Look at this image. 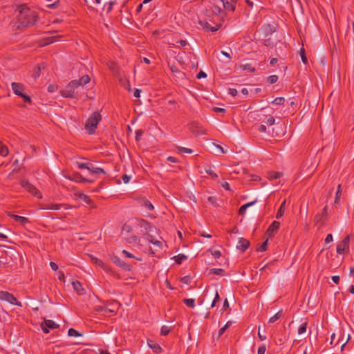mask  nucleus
I'll return each instance as SVG.
<instances>
[{
    "mask_svg": "<svg viewBox=\"0 0 354 354\" xmlns=\"http://www.w3.org/2000/svg\"><path fill=\"white\" fill-rule=\"evenodd\" d=\"M18 12L17 21L19 24V27L32 26L37 20L38 15L37 12L26 5L23 4L19 6Z\"/></svg>",
    "mask_w": 354,
    "mask_h": 354,
    "instance_id": "obj_1",
    "label": "nucleus"
},
{
    "mask_svg": "<svg viewBox=\"0 0 354 354\" xmlns=\"http://www.w3.org/2000/svg\"><path fill=\"white\" fill-rule=\"evenodd\" d=\"M102 120V115L97 111L94 112L86 120L85 129L88 134L92 135L95 132L99 122Z\"/></svg>",
    "mask_w": 354,
    "mask_h": 354,
    "instance_id": "obj_2",
    "label": "nucleus"
},
{
    "mask_svg": "<svg viewBox=\"0 0 354 354\" xmlns=\"http://www.w3.org/2000/svg\"><path fill=\"white\" fill-rule=\"evenodd\" d=\"M79 88L77 80L71 81L65 89L62 91V95L65 97H76L75 89Z\"/></svg>",
    "mask_w": 354,
    "mask_h": 354,
    "instance_id": "obj_3",
    "label": "nucleus"
},
{
    "mask_svg": "<svg viewBox=\"0 0 354 354\" xmlns=\"http://www.w3.org/2000/svg\"><path fill=\"white\" fill-rule=\"evenodd\" d=\"M21 186L26 189L29 193L32 194L33 196L37 197L38 198H42L41 193L27 180H21Z\"/></svg>",
    "mask_w": 354,
    "mask_h": 354,
    "instance_id": "obj_4",
    "label": "nucleus"
},
{
    "mask_svg": "<svg viewBox=\"0 0 354 354\" xmlns=\"http://www.w3.org/2000/svg\"><path fill=\"white\" fill-rule=\"evenodd\" d=\"M0 299L2 301H6L11 304H14L20 307L22 306L21 303L18 301L13 295L6 291L0 292Z\"/></svg>",
    "mask_w": 354,
    "mask_h": 354,
    "instance_id": "obj_5",
    "label": "nucleus"
},
{
    "mask_svg": "<svg viewBox=\"0 0 354 354\" xmlns=\"http://www.w3.org/2000/svg\"><path fill=\"white\" fill-rule=\"evenodd\" d=\"M58 327L59 325L51 319H45L44 323L41 324V329L46 334L49 333V329H55Z\"/></svg>",
    "mask_w": 354,
    "mask_h": 354,
    "instance_id": "obj_6",
    "label": "nucleus"
},
{
    "mask_svg": "<svg viewBox=\"0 0 354 354\" xmlns=\"http://www.w3.org/2000/svg\"><path fill=\"white\" fill-rule=\"evenodd\" d=\"M349 236H346L337 245V253L342 254L346 250H348L349 247Z\"/></svg>",
    "mask_w": 354,
    "mask_h": 354,
    "instance_id": "obj_7",
    "label": "nucleus"
},
{
    "mask_svg": "<svg viewBox=\"0 0 354 354\" xmlns=\"http://www.w3.org/2000/svg\"><path fill=\"white\" fill-rule=\"evenodd\" d=\"M112 262L116 266L122 268L125 270H131L132 269V266L127 263H125L123 260L119 258L118 256H113L111 257Z\"/></svg>",
    "mask_w": 354,
    "mask_h": 354,
    "instance_id": "obj_8",
    "label": "nucleus"
},
{
    "mask_svg": "<svg viewBox=\"0 0 354 354\" xmlns=\"http://www.w3.org/2000/svg\"><path fill=\"white\" fill-rule=\"evenodd\" d=\"M68 178L70 180L79 183H93L94 180L92 179H87L86 178H84L79 173H74L72 176H68Z\"/></svg>",
    "mask_w": 354,
    "mask_h": 354,
    "instance_id": "obj_9",
    "label": "nucleus"
},
{
    "mask_svg": "<svg viewBox=\"0 0 354 354\" xmlns=\"http://www.w3.org/2000/svg\"><path fill=\"white\" fill-rule=\"evenodd\" d=\"M11 87L13 93L19 97L23 95L26 89V87L24 84L17 82H12Z\"/></svg>",
    "mask_w": 354,
    "mask_h": 354,
    "instance_id": "obj_10",
    "label": "nucleus"
},
{
    "mask_svg": "<svg viewBox=\"0 0 354 354\" xmlns=\"http://www.w3.org/2000/svg\"><path fill=\"white\" fill-rule=\"evenodd\" d=\"M280 226V223L278 221H273L272 224L268 227L266 231V235L268 237H272L275 233L278 231Z\"/></svg>",
    "mask_w": 354,
    "mask_h": 354,
    "instance_id": "obj_11",
    "label": "nucleus"
},
{
    "mask_svg": "<svg viewBox=\"0 0 354 354\" xmlns=\"http://www.w3.org/2000/svg\"><path fill=\"white\" fill-rule=\"evenodd\" d=\"M87 170L91 174H105L106 172L102 168L94 166V165L90 162H88Z\"/></svg>",
    "mask_w": 354,
    "mask_h": 354,
    "instance_id": "obj_12",
    "label": "nucleus"
},
{
    "mask_svg": "<svg viewBox=\"0 0 354 354\" xmlns=\"http://www.w3.org/2000/svg\"><path fill=\"white\" fill-rule=\"evenodd\" d=\"M274 27L270 24H266L263 25L259 29V32H263L265 36H268L274 32Z\"/></svg>",
    "mask_w": 354,
    "mask_h": 354,
    "instance_id": "obj_13",
    "label": "nucleus"
},
{
    "mask_svg": "<svg viewBox=\"0 0 354 354\" xmlns=\"http://www.w3.org/2000/svg\"><path fill=\"white\" fill-rule=\"evenodd\" d=\"M92 261L96 264L97 266L100 267L102 269H103L105 272H111V268L103 261L101 259H99L96 257L92 258Z\"/></svg>",
    "mask_w": 354,
    "mask_h": 354,
    "instance_id": "obj_14",
    "label": "nucleus"
},
{
    "mask_svg": "<svg viewBox=\"0 0 354 354\" xmlns=\"http://www.w3.org/2000/svg\"><path fill=\"white\" fill-rule=\"evenodd\" d=\"M250 245V242L244 238H239L236 245L237 249L244 252Z\"/></svg>",
    "mask_w": 354,
    "mask_h": 354,
    "instance_id": "obj_15",
    "label": "nucleus"
},
{
    "mask_svg": "<svg viewBox=\"0 0 354 354\" xmlns=\"http://www.w3.org/2000/svg\"><path fill=\"white\" fill-rule=\"evenodd\" d=\"M8 216L14 219L15 221L21 223L22 225H26L28 223H29L28 218L24 216L16 215L11 213L8 214Z\"/></svg>",
    "mask_w": 354,
    "mask_h": 354,
    "instance_id": "obj_16",
    "label": "nucleus"
},
{
    "mask_svg": "<svg viewBox=\"0 0 354 354\" xmlns=\"http://www.w3.org/2000/svg\"><path fill=\"white\" fill-rule=\"evenodd\" d=\"M223 8L230 12H233L235 10V1L234 0H221Z\"/></svg>",
    "mask_w": 354,
    "mask_h": 354,
    "instance_id": "obj_17",
    "label": "nucleus"
},
{
    "mask_svg": "<svg viewBox=\"0 0 354 354\" xmlns=\"http://www.w3.org/2000/svg\"><path fill=\"white\" fill-rule=\"evenodd\" d=\"M62 204L46 203L40 205L41 209L59 210Z\"/></svg>",
    "mask_w": 354,
    "mask_h": 354,
    "instance_id": "obj_18",
    "label": "nucleus"
},
{
    "mask_svg": "<svg viewBox=\"0 0 354 354\" xmlns=\"http://www.w3.org/2000/svg\"><path fill=\"white\" fill-rule=\"evenodd\" d=\"M72 286L74 290L80 295L85 293L84 289L82 288V284L78 281H73Z\"/></svg>",
    "mask_w": 354,
    "mask_h": 354,
    "instance_id": "obj_19",
    "label": "nucleus"
},
{
    "mask_svg": "<svg viewBox=\"0 0 354 354\" xmlns=\"http://www.w3.org/2000/svg\"><path fill=\"white\" fill-rule=\"evenodd\" d=\"M199 23L203 28L207 31L216 32L219 28L218 26H212L207 21H200Z\"/></svg>",
    "mask_w": 354,
    "mask_h": 354,
    "instance_id": "obj_20",
    "label": "nucleus"
},
{
    "mask_svg": "<svg viewBox=\"0 0 354 354\" xmlns=\"http://www.w3.org/2000/svg\"><path fill=\"white\" fill-rule=\"evenodd\" d=\"M148 346L153 350L156 353H160L162 351L161 347L153 340L147 341Z\"/></svg>",
    "mask_w": 354,
    "mask_h": 354,
    "instance_id": "obj_21",
    "label": "nucleus"
},
{
    "mask_svg": "<svg viewBox=\"0 0 354 354\" xmlns=\"http://www.w3.org/2000/svg\"><path fill=\"white\" fill-rule=\"evenodd\" d=\"M286 200H284L281 203V205H280V207H279V209H278V211L277 212V214H276V218L277 219H279V218H281L283 216V214L285 212V210H286Z\"/></svg>",
    "mask_w": 354,
    "mask_h": 354,
    "instance_id": "obj_22",
    "label": "nucleus"
},
{
    "mask_svg": "<svg viewBox=\"0 0 354 354\" xmlns=\"http://www.w3.org/2000/svg\"><path fill=\"white\" fill-rule=\"evenodd\" d=\"M257 202V201H252V202H250V203H248L246 204H244L240 208H239V214L240 215H242L243 216L245 214V212H246V209L247 208H248L249 207H251L254 204H255Z\"/></svg>",
    "mask_w": 354,
    "mask_h": 354,
    "instance_id": "obj_23",
    "label": "nucleus"
},
{
    "mask_svg": "<svg viewBox=\"0 0 354 354\" xmlns=\"http://www.w3.org/2000/svg\"><path fill=\"white\" fill-rule=\"evenodd\" d=\"M90 77L88 75H84L78 80H77L79 87L88 84L90 82Z\"/></svg>",
    "mask_w": 354,
    "mask_h": 354,
    "instance_id": "obj_24",
    "label": "nucleus"
},
{
    "mask_svg": "<svg viewBox=\"0 0 354 354\" xmlns=\"http://www.w3.org/2000/svg\"><path fill=\"white\" fill-rule=\"evenodd\" d=\"M211 11L216 15H219V16H222L223 13V11L222 10V9L218 6L217 5H215V4H213L211 8Z\"/></svg>",
    "mask_w": 354,
    "mask_h": 354,
    "instance_id": "obj_25",
    "label": "nucleus"
},
{
    "mask_svg": "<svg viewBox=\"0 0 354 354\" xmlns=\"http://www.w3.org/2000/svg\"><path fill=\"white\" fill-rule=\"evenodd\" d=\"M75 195L80 199V200H82L84 202H85L87 204H89L91 203V199L89 198V197L86 195L84 193H77L75 194Z\"/></svg>",
    "mask_w": 354,
    "mask_h": 354,
    "instance_id": "obj_26",
    "label": "nucleus"
},
{
    "mask_svg": "<svg viewBox=\"0 0 354 354\" xmlns=\"http://www.w3.org/2000/svg\"><path fill=\"white\" fill-rule=\"evenodd\" d=\"M9 153V150L7 146L0 142V156L3 157L6 156Z\"/></svg>",
    "mask_w": 354,
    "mask_h": 354,
    "instance_id": "obj_27",
    "label": "nucleus"
},
{
    "mask_svg": "<svg viewBox=\"0 0 354 354\" xmlns=\"http://www.w3.org/2000/svg\"><path fill=\"white\" fill-rule=\"evenodd\" d=\"M183 303L188 307L194 308L195 307V299H185Z\"/></svg>",
    "mask_w": 354,
    "mask_h": 354,
    "instance_id": "obj_28",
    "label": "nucleus"
},
{
    "mask_svg": "<svg viewBox=\"0 0 354 354\" xmlns=\"http://www.w3.org/2000/svg\"><path fill=\"white\" fill-rule=\"evenodd\" d=\"M187 258L185 255L181 254L174 257L175 261L178 264H181Z\"/></svg>",
    "mask_w": 354,
    "mask_h": 354,
    "instance_id": "obj_29",
    "label": "nucleus"
},
{
    "mask_svg": "<svg viewBox=\"0 0 354 354\" xmlns=\"http://www.w3.org/2000/svg\"><path fill=\"white\" fill-rule=\"evenodd\" d=\"M282 315V310H279L274 316L271 317L269 319V323H274L278 320Z\"/></svg>",
    "mask_w": 354,
    "mask_h": 354,
    "instance_id": "obj_30",
    "label": "nucleus"
},
{
    "mask_svg": "<svg viewBox=\"0 0 354 354\" xmlns=\"http://www.w3.org/2000/svg\"><path fill=\"white\" fill-rule=\"evenodd\" d=\"M68 335L70 337H80L82 334H80L77 330L74 328H69L68 330Z\"/></svg>",
    "mask_w": 354,
    "mask_h": 354,
    "instance_id": "obj_31",
    "label": "nucleus"
},
{
    "mask_svg": "<svg viewBox=\"0 0 354 354\" xmlns=\"http://www.w3.org/2000/svg\"><path fill=\"white\" fill-rule=\"evenodd\" d=\"M177 149H178V153H193V150L191 149H189V148H186V147H178Z\"/></svg>",
    "mask_w": 354,
    "mask_h": 354,
    "instance_id": "obj_32",
    "label": "nucleus"
},
{
    "mask_svg": "<svg viewBox=\"0 0 354 354\" xmlns=\"http://www.w3.org/2000/svg\"><path fill=\"white\" fill-rule=\"evenodd\" d=\"M281 176V174L279 172L272 171L269 174V178L271 180L278 179Z\"/></svg>",
    "mask_w": 354,
    "mask_h": 354,
    "instance_id": "obj_33",
    "label": "nucleus"
},
{
    "mask_svg": "<svg viewBox=\"0 0 354 354\" xmlns=\"http://www.w3.org/2000/svg\"><path fill=\"white\" fill-rule=\"evenodd\" d=\"M285 99L282 97H276L273 101H272V104L276 105H281L284 103Z\"/></svg>",
    "mask_w": 354,
    "mask_h": 354,
    "instance_id": "obj_34",
    "label": "nucleus"
},
{
    "mask_svg": "<svg viewBox=\"0 0 354 354\" xmlns=\"http://www.w3.org/2000/svg\"><path fill=\"white\" fill-rule=\"evenodd\" d=\"M306 328H307V322H305L298 328V332H297L298 334L301 335V334L304 333L306 331Z\"/></svg>",
    "mask_w": 354,
    "mask_h": 354,
    "instance_id": "obj_35",
    "label": "nucleus"
},
{
    "mask_svg": "<svg viewBox=\"0 0 354 354\" xmlns=\"http://www.w3.org/2000/svg\"><path fill=\"white\" fill-rule=\"evenodd\" d=\"M268 239H267L258 248H257V251L258 252H265L267 248H268Z\"/></svg>",
    "mask_w": 354,
    "mask_h": 354,
    "instance_id": "obj_36",
    "label": "nucleus"
},
{
    "mask_svg": "<svg viewBox=\"0 0 354 354\" xmlns=\"http://www.w3.org/2000/svg\"><path fill=\"white\" fill-rule=\"evenodd\" d=\"M300 56H301L302 62L304 64H307L308 59H307V57L305 55V49L304 48H301V49H300Z\"/></svg>",
    "mask_w": 354,
    "mask_h": 354,
    "instance_id": "obj_37",
    "label": "nucleus"
},
{
    "mask_svg": "<svg viewBox=\"0 0 354 354\" xmlns=\"http://www.w3.org/2000/svg\"><path fill=\"white\" fill-rule=\"evenodd\" d=\"M205 171L206 174L210 175L213 178H216L217 177L216 174L214 171V170L211 168V167H206L205 169Z\"/></svg>",
    "mask_w": 354,
    "mask_h": 354,
    "instance_id": "obj_38",
    "label": "nucleus"
},
{
    "mask_svg": "<svg viewBox=\"0 0 354 354\" xmlns=\"http://www.w3.org/2000/svg\"><path fill=\"white\" fill-rule=\"evenodd\" d=\"M170 332V328L167 326H162L160 329V334L162 335H167Z\"/></svg>",
    "mask_w": 354,
    "mask_h": 354,
    "instance_id": "obj_39",
    "label": "nucleus"
},
{
    "mask_svg": "<svg viewBox=\"0 0 354 354\" xmlns=\"http://www.w3.org/2000/svg\"><path fill=\"white\" fill-rule=\"evenodd\" d=\"M132 232V227L131 225H128V224H124L123 226H122V233L124 234V233H130Z\"/></svg>",
    "mask_w": 354,
    "mask_h": 354,
    "instance_id": "obj_40",
    "label": "nucleus"
},
{
    "mask_svg": "<svg viewBox=\"0 0 354 354\" xmlns=\"http://www.w3.org/2000/svg\"><path fill=\"white\" fill-rule=\"evenodd\" d=\"M143 205L146 209H148V210H149V211L153 210V208H154V207H153V205H152V203H151L150 201H147V200H146V201H144V203H143V205Z\"/></svg>",
    "mask_w": 354,
    "mask_h": 354,
    "instance_id": "obj_41",
    "label": "nucleus"
},
{
    "mask_svg": "<svg viewBox=\"0 0 354 354\" xmlns=\"http://www.w3.org/2000/svg\"><path fill=\"white\" fill-rule=\"evenodd\" d=\"M127 241L129 243H139L140 241V238L138 236H133L128 239Z\"/></svg>",
    "mask_w": 354,
    "mask_h": 354,
    "instance_id": "obj_42",
    "label": "nucleus"
},
{
    "mask_svg": "<svg viewBox=\"0 0 354 354\" xmlns=\"http://www.w3.org/2000/svg\"><path fill=\"white\" fill-rule=\"evenodd\" d=\"M274 122L275 119L272 116L269 117L268 118L263 121V122L268 126L273 125L274 124Z\"/></svg>",
    "mask_w": 354,
    "mask_h": 354,
    "instance_id": "obj_43",
    "label": "nucleus"
},
{
    "mask_svg": "<svg viewBox=\"0 0 354 354\" xmlns=\"http://www.w3.org/2000/svg\"><path fill=\"white\" fill-rule=\"evenodd\" d=\"M278 80V76L275 75H270L268 77V82L270 84H274Z\"/></svg>",
    "mask_w": 354,
    "mask_h": 354,
    "instance_id": "obj_44",
    "label": "nucleus"
},
{
    "mask_svg": "<svg viewBox=\"0 0 354 354\" xmlns=\"http://www.w3.org/2000/svg\"><path fill=\"white\" fill-rule=\"evenodd\" d=\"M220 300V297L218 295V292L216 291L215 294V297L214 298V300L212 301L211 307L213 308L216 306V304Z\"/></svg>",
    "mask_w": 354,
    "mask_h": 354,
    "instance_id": "obj_45",
    "label": "nucleus"
},
{
    "mask_svg": "<svg viewBox=\"0 0 354 354\" xmlns=\"http://www.w3.org/2000/svg\"><path fill=\"white\" fill-rule=\"evenodd\" d=\"M0 259H6V251L3 249V246H0Z\"/></svg>",
    "mask_w": 354,
    "mask_h": 354,
    "instance_id": "obj_46",
    "label": "nucleus"
},
{
    "mask_svg": "<svg viewBox=\"0 0 354 354\" xmlns=\"http://www.w3.org/2000/svg\"><path fill=\"white\" fill-rule=\"evenodd\" d=\"M266 351V345L262 344L259 347L257 354H265Z\"/></svg>",
    "mask_w": 354,
    "mask_h": 354,
    "instance_id": "obj_47",
    "label": "nucleus"
},
{
    "mask_svg": "<svg viewBox=\"0 0 354 354\" xmlns=\"http://www.w3.org/2000/svg\"><path fill=\"white\" fill-rule=\"evenodd\" d=\"M77 166L80 169H87L88 162H77Z\"/></svg>",
    "mask_w": 354,
    "mask_h": 354,
    "instance_id": "obj_48",
    "label": "nucleus"
},
{
    "mask_svg": "<svg viewBox=\"0 0 354 354\" xmlns=\"http://www.w3.org/2000/svg\"><path fill=\"white\" fill-rule=\"evenodd\" d=\"M58 279L60 281L65 282V276L64 273L62 271H59L57 273Z\"/></svg>",
    "mask_w": 354,
    "mask_h": 354,
    "instance_id": "obj_49",
    "label": "nucleus"
},
{
    "mask_svg": "<svg viewBox=\"0 0 354 354\" xmlns=\"http://www.w3.org/2000/svg\"><path fill=\"white\" fill-rule=\"evenodd\" d=\"M142 133H143V131H142V130H141V129L137 130V131H136V140L137 141H139V140H140V137L142 136Z\"/></svg>",
    "mask_w": 354,
    "mask_h": 354,
    "instance_id": "obj_50",
    "label": "nucleus"
},
{
    "mask_svg": "<svg viewBox=\"0 0 354 354\" xmlns=\"http://www.w3.org/2000/svg\"><path fill=\"white\" fill-rule=\"evenodd\" d=\"M59 4V1H55L53 3L48 4L47 7L48 8L54 9V8H57Z\"/></svg>",
    "mask_w": 354,
    "mask_h": 354,
    "instance_id": "obj_51",
    "label": "nucleus"
},
{
    "mask_svg": "<svg viewBox=\"0 0 354 354\" xmlns=\"http://www.w3.org/2000/svg\"><path fill=\"white\" fill-rule=\"evenodd\" d=\"M122 254L127 258H134L135 257L126 250H122Z\"/></svg>",
    "mask_w": 354,
    "mask_h": 354,
    "instance_id": "obj_52",
    "label": "nucleus"
},
{
    "mask_svg": "<svg viewBox=\"0 0 354 354\" xmlns=\"http://www.w3.org/2000/svg\"><path fill=\"white\" fill-rule=\"evenodd\" d=\"M122 180L124 183H128L131 179V176H128L127 174H124L122 176Z\"/></svg>",
    "mask_w": 354,
    "mask_h": 354,
    "instance_id": "obj_53",
    "label": "nucleus"
},
{
    "mask_svg": "<svg viewBox=\"0 0 354 354\" xmlns=\"http://www.w3.org/2000/svg\"><path fill=\"white\" fill-rule=\"evenodd\" d=\"M20 97L23 98V100L25 102H28V103L31 102L30 97L28 95H26L25 93H24L23 95L20 96Z\"/></svg>",
    "mask_w": 354,
    "mask_h": 354,
    "instance_id": "obj_54",
    "label": "nucleus"
},
{
    "mask_svg": "<svg viewBox=\"0 0 354 354\" xmlns=\"http://www.w3.org/2000/svg\"><path fill=\"white\" fill-rule=\"evenodd\" d=\"M258 130L261 133H266L267 130L266 126L265 124H261L259 126Z\"/></svg>",
    "mask_w": 354,
    "mask_h": 354,
    "instance_id": "obj_55",
    "label": "nucleus"
},
{
    "mask_svg": "<svg viewBox=\"0 0 354 354\" xmlns=\"http://www.w3.org/2000/svg\"><path fill=\"white\" fill-rule=\"evenodd\" d=\"M333 240V235L331 234H328L325 239V242L326 243H329L332 242Z\"/></svg>",
    "mask_w": 354,
    "mask_h": 354,
    "instance_id": "obj_56",
    "label": "nucleus"
},
{
    "mask_svg": "<svg viewBox=\"0 0 354 354\" xmlns=\"http://www.w3.org/2000/svg\"><path fill=\"white\" fill-rule=\"evenodd\" d=\"M238 91L236 88H230L229 89V94H230L232 96L234 97L237 95Z\"/></svg>",
    "mask_w": 354,
    "mask_h": 354,
    "instance_id": "obj_57",
    "label": "nucleus"
},
{
    "mask_svg": "<svg viewBox=\"0 0 354 354\" xmlns=\"http://www.w3.org/2000/svg\"><path fill=\"white\" fill-rule=\"evenodd\" d=\"M140 225H141V227H143L145 229H147V227L149 225V223L148 222H147L146 221L141 219L140 220Z\"/></svg>",
    "mask_w": 354,
    "mask_h": 354,
    "instance_id": "obj_58",
    "label": "nucleus"
},
{
    "mask_svg": "<svg viewBox=\"0 0 354 354\" xmlns=\"http://www.w3.org/2000/svg\"><path fill=\"white\" fill-rule=\"evenodd\" d=\"M46 39V41L44 42V45H48L55 41L53 37H48Z\"/></svg>",
    "mask_w": 354,
    "mask_h": 354,
    "instance_id": "obj_59",
    "label": "nucleus"
},
{
    "mask_svg": "<svg viewBox=\"0 0 354 354\" xmlns=\"http://www.w3.org/2000/svg\"><path fill=\"white\" fill-rule=\"evenodd\" d=\"M50 266L52 270L56 271L58 270V266L55 262H50Z\"/></svg>",
    "mask_w": 354,
    "mask_h": 354,
    "instance_id": "obj_60",
    "label": "nucleus"
},
{
    "mask_svg": "<svg viewBox=\"0 0 354 354\" xmlns=\"http://www.w3.org/2000/svg\"><path fill=\"white\" fill-rule=\"evenodd\" d=\"M167 160L170 162H178V160L176 158L174 157V156H169L167 157Z\"/></svg>",
    "mask_w": 354,
    "mask_h": 354,
    "instance_id": "obj_61",
    "label": "nucleus"
},
{
    "mask_svg": "<svg viewBox=\"0 0 354 354\" xmlns=\"http://www.w3.org/2000/svg\"><path fill=\"white\" fill-rule=\"evenodd\" d=\"M229 308V303L227 299H225L223 305L222 311L225 310L227 308Z\"/></svg>",
    "mask_w": 354,
    "mask_h": 354,
    "instance_id": "obj_62",
    "label": "nucleus"
},
{
    "mask_svg": "<svg viewBox=\"0 0 354 354\" xmlns=\"http://www.w3.org/2000/svg\"><path fill=\"white\" fill-rule=\"evenodd\" d=\"M213 271V273L216 274H221L222 272H223V269H220V268H214L212 270Z\"/></svg>",
    "mask_w": 354,
    "mask_h": 354,
    "instance_id": "obj_63",
    "label": "nucleus"
},
{
    "mask_svg": "<svg viewBox=\"0 0 354 354\" xmlns=\"http://www.w3.org/2000/svg\"><path fill=\"white\" fill-rule=\"evenodd\" d=\"M215 147L219 149V151L222 153H227V150L225 149L222 146L219 145H215Z\"/></svg>",
    "mask_w": 354,
    "mask_h": 354,
    "instance_id": "obj_64",
    "label": "nucleus"
}]
</instances>
